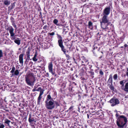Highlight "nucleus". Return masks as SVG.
I'll list each match as a JSON object with an SVG mask.
<instances>
[{"mask_svg": "<svg viewBox=\"0 0 128 128\" xmlns=\"http://www.w3.org/2000/svg\"><path fill=\"white\" fill-rule=\"evenodd\" d=\"M88 72L90 74V76L92 78H93L94 77V72L92 71H88Z\"/></svg>", "mask_w": 128, "mask_h": 128, "instance_id": "nucleus-30", "label": "nucleus"}, {"mask_svg": "<svg viewBox=\"0 0 128 128\" xmlns=\"http://www.w3.org/2000/svg\"><path fill=\"white\" fill-rule=\"evenodd\" d=\"M118 78V75L117 74H114L113 76V78L115 80H116Z\"/></svg>", "mask_w": 128, "mask_h": 128, "instance_id": "nucleus-35", "label": "nucleus"}, {"mask_svg": "<svg viewBox=\"0 0 128 128\" xmlns=\"http://www.w3.org/2000/svg\"><path fill=\"white\" fill-rule=\"evenodd\" d=\"M3 53L2 51V50H0V60L1 59V58L3 56Z\"/></svg>", "mask_w": 128, "mask_h": 128, "instance_id": "nucleus-34", "label": "nucleus"}, {"mask_svg": "<svg viewBox=\"0 0 128 128\" xmlns=\"http://www.w3.org/2000/svg\"><path fill=\"white\" fill-rule=\"evenodd\" d=\"M108 102L110 103L111 106H114L119 104L120 103V102L118 99L115 97H114L112 98Z\"/></svg>", "mask_w": 128, "mask_h": 128, "instance_id": "nucleus-4", "label": "nucleus"}, {"mask_svg": "<svg viewBox=\"0 0 128 128\" xmlns=\"http://www.w3.org/2000/svg\"><path fill=\"white\" fill-rule=\"evenodd\" d=\"M61 49L63 51L64 54H66V49L65 48L64 46L63 45L60 46Z\"/></svg>", "mask_w": 128, "mask_h": 128, "instance_id": "nucleus-19", "label": "nucleus"}, {"mask_svg": "<svg viewBox=\"0 0 128 128\" xmlns=\"http://www.w3.org/2000/svg\"><path fill=\"white\" fill-rule=\"evenodd\" d=\"M88 60L84 58L82 62V65L85 66L86 65H87L88 64Z\"/></svg>", "mask_w": 128, "mask_h": 128, "instance_id": "nucleus-15", "label": "nucleus"}, {"mask_svg": "<svg viewBox=\"0 0 128 128\" xmlns=\"http://www.w3.org/2000/svg\"><path fill=\"white\" fill-rule=\"evenodd\" d=\"M7 29V30H9L10 36H14L15 34L14 32V29L12 26H10L8 27Z\"/></svg>", "mask_w": 128, "mask_h": 128, "instance_id": "nucleus-10", "label": "nucleus"}, {"mask_svg": "<svg viewBox=\"0 0 128 128\" xmlns=\"http://www.w3.org/2000/svg\"><path fill=\"white\" fill-rule=\"evenodd\" d=\"M124 46L125 47H126L127 46H128V45H127L126 44H125L124 45Z\"/></svg>", "mask_w": 128, "mask_h": 128, "instance_id": "nucleus-49", "label": "nucleus"}, {"mask_svg": "<svg viewBox=\"0 0 128 128\" xmlns=\"http://www.w3.org/2000/svg\"><path fill=\"white\" fill-rule=\"evenodd\" d=\"M66 29L65 28H64L63 29V32H66Z\"/></svg>", "mask_w": 128, "mask_h": 128, "instance_id": "nucleus-45", "label": "nucleus"}, {"mask_svg": "<svg viewBox=\"0 0 128 128\" xmlns=\"http://www.w3.org/2000/svg\"><path fill=\"white\" fill-rule=\"evenodd\" d=\"M127 122L126 117L124 116H120L116 120V124L120 128H126V124Z\"/></svg>", "mask_w": 128, "mask_h": 128, "instance_id": "nucleus-3", "label": "nucleus"}, {"mask_svg": "<svg viewBox=\"0 0 128 128\" xmlns=\"http://www.w3.org/2000/svg\"><path fill=\"white\" fill-rule=\"evenodd\" d=\"M92 24V23L91 21H90L88 22V26L89 28L92 30L93 28Z\"/></svg>", "mask_w": 128, "mask_h": 128, "instance_id": "nucleus-18", "label": "nucleus"}, {"mask_svg": "<svg viewBox=\"0 0 128 128\" xmlns=\"http://www.w3.org/2000/svg\"><path fill=\"white\" fill-rule=\"evenodd\" d=\"M96 48L95 47H94L93 50L92 51L93 53L95 56H101L100 57V58H101L102 57V55L103 54V53L102 52L99 51V48L98 49L97 47Z\"/></svg>", "mask_w": 128, "mask_h": 128, "instance_id": "nucleus-6", "label": "nucleus"}, {"mask_svg": "<svg viewBox=\"0 0 128 128\" xmlns=\"http://www.w3.org/2000/svg\"><path fill=\"white\" fill-rule=\"evenodd\" d=\"M56 35L58 40H62V38L60 35H59L58 34H56Z\"/></svg>", "mask_w": 128, "mask_h": 128, "instance_id": "nucleus-31", "label": "nucleus"}, {"mask_svg": "<svg viewBox=\"0 0 128 128\" xmlns=\"http://www.w3.org/2000/svg\"><path fill=\"white\" fill-rule=\"evenodd\" d=\"M125 98H128V95L125 96Z\"/></svg>", "mask_w": 128, "mask_h": 128, "instance_id": "nucleus-53", "label": "nucleus"}, {"mask_svg": "<svg viewBox=\"0 0 128 128\" xmlns=\"http://www.w3.org/2000/svg\"><path fill=\"white\" fill-rule=\"evenodd\" d=\"M73 84H74L76 86L77 85L74 82L73 83Z\"/></svg>", "mask_w": 128, "mask_h": 128, "instance_id": "nucleus-56", "label": "nucleus"}, {"mask_svg": "<svg viewBox=\"0 0 128 128\" xmlns=\"http://www.w3.org/2000/svg\"><path fill=\"white\" fill-rule=\"evenodd\" d=\"M58 42L59 46L60 47L63 45V41L62 40H58Z\"/></svg>", "mask_w": 128, "mask_h": 128, "instance_id": "nucleus-20", "label": "nucleus"}, {"mask_svg": "<svg viewBox=\"0 0 128 128\" xmlns=\"http://www.w3.org/2000/svg\"><path fill=\"white\" fill-rule=\"evenodd\" d=\"M15 68L14 66H13V67H12V70L10 72L11 73H13L14 72V75L17 76L19 74V72L18 70H16L15 71Z\"/></svg>", "mask_w": 128, "mask_h": 128, "instance_id": "nucleus-11", "label": "nucleus"}, {"mask_svg": "<svg viewBox=\"0 0 128 128\" xmlns=\"http://www.w3.org/2000/svg\"><path fill=\"white\" fill-rule=\"evenodd\" d=\"M87 117H88V118H89V114H87Z\"/></svg>", "mask_w": 128, "mask_h": 128, "instance_id": "nucleus-54", "label": "nucleus"}, {"mask_svg": "<svg viewBox=\"0 0 128 128\" xmlns=\"http://www.w3.org/2000/svg\"><path fill=\"white\" fill-rule=\"evenodd\" d=\"M124 80H123L120 82V84L121 85V88L124 91L128 92V82H126L124 86Z\"/></svg>", "mask_w": 128, "mask_h": 128, "instance_id": "nucleus-7", "label": "nucleus"}, {"mask_svg": "<svg viewBox=\"0 0 128 128\" xmlns=\"http://www.w3.org/2000/svg\"><path fill=\"white\" fill-rule=\"evenodd\" d=\"M53 65L52 62H50L48 64V68L49 72H51L53 75L55 74V72L53 71Z\"/></svg>", "mask_w": 128, "mask_h": 128, "instance_id": "nucleus-9", "label": "nucleus"}, {"mask_svg": "<svg viewBox=\"0 0 128 128\" xmlns=\"http://www.w3.org/2000/svg\"><path fill=\"white\" fill-rule=\"evenodd\" d=\"M2 86V84H0V87L1 86Z\"/></svg>", "mask_w": 128, "mask_h": 128, "instance_id": "nucleus-63", "label": "nucleus"}, {"mask_svg": "<svg viewBox=\"0 0 128 128\" xmlns=\"http://www.w3.org/2000/svg\"><path fill=\"white\" fill-rule=\"evenodd\" d=\"M34 119L32 117L31 114H29V117L28 119V121L30 122H31L33 121H34Z\"/></svg>", "mask_w": 128, "mask_h": 128, "instance_id": "nucleus-16", "label": "nucleus"}, {"mask_svg": "<svg viewBox=\"0 0 128 128\" xmlns=\"http://www.w3.org/2000/svg\"><path fill=\"white\" fill-rule=\"evenodd\" d=\"M107 84L108 85L112 84V74L110 75L109 78L107 82Z\"/></svg>", "mask_w": 128, "mask_h": 128, "instance_id": "nucleus-12", "label": "nucleus"}, {"mask_svg": "<svg viewBox=\"0 0 128 128\" xmlns=\"http://www.w3.org/2000/svg\"><path fill=\"white\" fill-rule=\"evenodd\" d=\"M4 4L5 5L8 6L10 4V2L7 0H5L4 2Z\"/></svg>", "mask_w": 128, "mask_h": 128, "instance_id": "nucleus-25", "label": "nucleus"}, {"mask_svg": "<svg viewBox=\"0 0 128 128\" xmlns=\"http://www.w3.org/2000/svg\"><path fill=\"white\" fill-rule=\"evenodd\" d=\"M44 92H40V93L39 96L38 98L37 104H40V101L42 96H41L43 94Z\"/></svg>", "mask_w": 128, "mask_h": 128, "instance_id": "nucleus-14", "label": "nucleus"}, {"mask_svg": "<svg viewBox=\"0 0 128 128\" xmlns=\"http://www.w3.org/2000/svg\"><path fill=\"white\" fill-rule=\"evenodd\" d=\"M45 103L46 108L49 110L54 109L55 108V104L56 108L59 106V103L57 102L54 101L50 95L47 96Z\"/></svg>", "mask_w": 128, "mask_h": 128, "instance_id": "nucleus-1", "label": "nucleus"}, {"mask_svg": "<svg viewBox=\"0 0 128 128\" xmlns=\"http://www.w3.org/2000/svg\"><path fill=\"white\" fill-rule=\"evenodd\" d=\"M86 110V107L85 106H82L81 108V112L83 113Z\"/></svg>", "mask_w": 128, "mask_h": 128, "instance_id": "nucleus-32", "label": "nucleus"}, {"mask_svg": "<svg viewBox=\"0 0 128 128\" xmlns=\"http://www.w3.org/2000/svg\"><path fill=\"white\" fill-rule=\"evenodd\" d=\"M92 67V66H90L89 67V68H90V69Z\"/></svg>", "mask_w": 128, "mask_h": 128, "instance_id": "nucleus-62", "label": "nucleus"}, {"mask_svg": "<svg viewBox=\"0 0 128 128\" xmlns=\"http://www.w3.org/2000/svg\"><path fill=\"white\" fill-rule=\"evenodd\" d=\"M24 56V54H21L19 56V61L20 63L22 65L23 63V57Z\"/></svg>", "mask_w": 128, "mask_h": 128, "instance_id": "nucleus-13", "label": "nucleus"}, {"mask_svg": "<svg viewBox=\"0 0 128 128\" xmlns=\"http://www.w3.org/2000/svg\"><path fill=\"white\" fill-rule=\"evenodd\" d=\"M36 91V89L35 88H34L33 89H32V91L33 92H35V91Z\"/></svg>", "mask_w": 128, "mask_h": 128, "instance_id": "nucleus-48", "label": "nucleus"}, {"mask_svg": "<svg viewBox=\"0 0 128 128\" xmlns=\"http://www.w3.org/2000/svg\"><path fill=\"white\" fill-rule=\"evenodd\" d=\"M46 74L47 75H48V76H49V74H48V73H46Z\"/></svg>", "mask_w": 128, "mask_h": 128, "instance_id": "nucleus-64", "label": "nucleus"}, {"mask_svg": "<svg viewBox=\"0 0 128 128\" xmlns=\"http://www.w3.org/2000/svg\"><path fill=\"white\" fill-rule=\"evenodd\" d=\"M13 26L14 28H15V30L16 31L18 28L17 27L16 25L15 24V25H14V26Z\"/></svg>", "mask_w": 128, "mask_h": 128, "instance_id": "nucleus-42", "label": "nucleus"}, {"mask_svg": "<svg viewBox=\"0 0 128 128\" xmlns=\"http://www.w3.org/2000/svg\"><path fill=\"white\" fill-rule=\"evenodd\" d=\"M19 38H17L14 41V42L16 44H17L18 45H19L20 44L21 40H19Z\"/></svg>", "mask_w": 128, "mask_h": 128, "instance_id": "nucleus-17", "label": "nucleus"}, {"mask_svg": "<svg viewBox=\"0 0 128 128\" xmlns=\"http://www.w3.org/2000/svg\"><path fill=\"white\" fill-rule=\"evenodd\" d=\"M25 79L27 84L28 86H32L34 85V83L36 81L35 78L34 77L33 80L32 81L31 79L29 77L27 76H25Z\"/></svg>", "mask_w": 128, "mask_h": 128, "instance_id": "nucleus-5", "label": "nucleus"}, {"mask_svg": "<svg viewBox=\"0 0 128 128\" xmlns=\"http://www.w3.org/2000/svg\"><path fill=\"white\" fill-rule=\"evenodd\" d=\"M44 90L42 89L41 87H39L37 89H36V91H40V92L41 91L43 92H44Z\"/></svg>", "mask_w": 128, "mask_h": 128, "instance_id": "nucleus-33", "label": "nucleus"}, {"mask_svg": "<svg viewBox=\"0 0 128 128\" xmlns=\"http://www.w3.org/2000/svg\"><path fill=\"white\" fill-rule=\"evenodd\" d=\"M12 25L14 26L15 24L14 22H12Z\"/></svg>", "mask_w": 128, "mask_h": 128, "instance_id": "nucleus-47", "label": "nucleus"}, {"mask_svg": "<svg viewBox=\"0 0 128 128\" xmlns=\"http://www.w3.org/2000/svg\"><path fill=\"white\" fill-rule=\"evenodd\" d=\"M10 37H11V38L12 39V40L15 39V37L14 36H10Z\"/></svg>", "mask_w": 128, "mask_h": 128, "instance_id": "nucleus-44", "label": "nucleus"}, {"mask_svg": "<svg viewBox=\"0 0 128 128\" xmlns=\"http://www.w3.org/2000/svg\"><path fill=\"white\" fill-rule=\"evenodd\" d=\"M108 86H109L110 89L111 90L114 91V88L112 84H110L109 85H108Z\"/></svg>", "mask_w": 128, "mask_h": 128, "instance_id": "nucleus-22", "label": "nucleus"}, {"mask_svg": "<svg viewBox=\"0 0 128 128\" xmlns=\"http://www.w3.org/2000/svg\"><path fill=\"white\" fill-rule=\"evenodd\" d=\"M99 73L101 75H103L104 74L103 72L101 70H100Z\"/></svg>", "mask_w": 128, "mask_h": 128, "instance_id": "nucleus-39", "label": "nucleus"}, {"mask_svg": "<svg viewBox=\"0 0 128 128\" xmlns=\"http://www.w3.org/2000/svg\"><path fill=\"white\" fill-rule=\"evenodd\" d=\"M30 59V57H27V58L26 59V60L24 62L26 64H28V62L29 61Z\"/></svg>", "mask_w": 128, "mask_h": 128, "instance_id": "nucleus-28", "label": "nucleus"}, {"mask_svg": "<svg viewBox=\"0 0 128 128\" xmlns=\"http://www.w3.org/2000/svg\"><path fill=\"white\" fill-rule=\"evenodd\" d=\"M15 4H12L9 7L8 9L10 10L13 9L14 7Z\"/></svg>", "mask_w": 128, "mask_h": 128, "instance_id": "nucleus-27", "label": "nucleus"}, {"mask_svg": "<svg viewBox=\"0 0 128 128\" xmlns=\"http://www.w3.org/2000/svg\"><path fill=\"white\" fill-rule=\"evenodd\" d=\"M12 25L14 26L15 24L14 22H12Z\"/></svg>", "mask_w": 128, "mask_h": 128, "instance_id": "nucleus-46", "label": "nucleus"}, {"mask_svg": "<svg viewBox=\"0 0 128 128\" xmlns=\"http://www.w3.org/2000/svg\"><path fill=\"white\" fill-rule=\"evenodd\" d=\"M37 56V52H36L34 55V57L32 58V60L36 62L38 60V59L36 58V57Z\"/></svg>", "mask_w": 128, "mask_h": 128, "instance_id": "nucleus-24", "label": "nucleus"}, {"mask_svg": "<svg viewBox=\"0 0 128 128\" xmlns=\"http://www.w3.org/2000/svg\"><path fill=\"white\" fill-rule=\"evenodd\" d=\"M101 28L105 31L110 30L111 29V26H113V25L111 22H109L108 16L103 15L100 22Z\"/></svg>", "mask_w": 128, "mask_h": 128, "instance_id": "nucleus-2", "label": "nucleus"}, {"mask_svg": "<svg viewBox=\"0 0 128 128\" xmlns=\"http://www.w3.org/2000/svg\"><path fill=\"white\" fill-rule=\"evenodd\" d=\"M0 90H4L3 87H2L0 88Z\"/></svg>", "mask_w": 128, "mask_h": 128, "instance_id": "nucleus-52", "label": "nucleus"}, {"mask_svg": "<svg viewBox=\"0 0 128 128\" xmlns=\"http://www.w3.org/2000/svg\"><path fill=\"white\" fill-rule=\"evenodd\" d=\"M116 117H118V115L117 114H116Z\"/></svg>", "mask_w": 128, "mask_h": 128, "instance_id": "nucleus-57", "label": "nucleus"}, {"mask_svg": "<svg viewBox=\"0 0 128 128\" xmlns=\"http://www.w3.org/2000/svg\"><path fill=\"white\" fill-rule=\"evenodd\" d=\"M80 108L79 107H78V112H80Z\"/></svg>", "mask_w": 128, "mask_h": 128, "instance_id": "nucleus-59", "label": "nucleus"}, {"mask_svg": "<svg viewBox=\"0 0 128 128\" xmlns=\"http://www.w3.org/2000/svg\"><path fill=\"white\" fill-rule=\"evenodd\" d=\"M58 22V20L56 19H55L53 21V23L55 24L57 26H60L59 24H57V23Z\"/></svg>", "mask_w": 128, "mask_h": 128, "instance_id": "nucleus-26", "label": "nucleus"}, {"mask_svg": "<svg viewBox=\"0 0 128 128\" xmlns=\"http://www.w3.org/2000/svg\"><path fill=\"white\" fill-rule=\"evenodd\" d=\"M93 69H91L90 71L93 72Z\"/></svg>", "mask_w": 128, "mask_h": 128, "instance_id": "nucleus-61", "label": "nucleus"}, {"mask_svg": "<svg viewBox=\"0 0 128 128\" xmlns=\"http://www.w3.org/2000/svg\"><path fill=\"white\" fill-rule=\"evenodd\" d=\"M4 123L8 124V126H10V120H8V119L6 118L4 120Z\"/></svg>", "mask_w": 128, "mask_h": 128, "instance_id": "nucleus-23", "label": "nucleus"}, {"mask_svg": "<svg viewBox=\"0 0 128 128\" xmlns=\"http://www.w3.org/2000/svg\"><path fill=\"white\" fill-rule=\"evenodd\" d=\"M66 54V57H67L68 59H69L70 58V56L68 54Z\"/></svg>", "mask_w": 128, "mask_h": 128, "instance_id": "nucleus-43", "label": "nucleus"}, {"mask_svg": "<svg viewBox=\"0 0 128 128\" xmlns=\"http://www.w3.org/2000/svg\"><path fill=\"white\" fill-rule=\"evenodd\" d=\"M126 75L128 77V72H126Z\"/></svg>", "mask_w": 128, "mask_h": 128, "instance_id": "nucleus-58", "label": "nucleus"}, {"mask_svg": "<svg viewBox=\"0 0 128 128\" xmlns=\"http://www.w3.org/2000/svg\"><path fill=\"white\" fill-rule=\"evenodd\" d=\"M73 106H71L70 108H69L68 110H70V111H71L73 110Z\"/></svg>", "mask_w": 128, "mask_h": 128, "instance_id": "nucleus-40", "label": "nucleus"}, {"mask_svg": "<svg viewBox=\"0 0 128 128\" xmlns=\"http://www.w3.org/2000/svg\"><path fill=\"white\" fill-rule=\"evenodd\" d=\"M48 27L47 25H46L43 28V29L45 30L46 31V32H47L48 30V29L47 28Z\"/></svg>", "mask_w": 128, "mask_h": 128, "instance_id": "nucleus-29", "label": "nucleus"}, {"mask_svg": "<svg viewBox=\"0 0 128 128\" xmlns=\"http://www.w3.org/2000/svg\"><path fill=\"white\" fill-rule=\"evenodd\" d=\"M110 7L106 8L102 12L103 15L108 16L110 14Z\"/></svg>", "mask_w": 128, "mask_h": 128, "instance_id": "nucleus-8", "label": "nucleus"}, {"mask_svg": "<svg viewBox=\"0 0 128 128\" xmlns=\"http://www.w3.org/2000/svg\"><path fill=\"white\" fill-rule=\"evenodd\" d=\"M4 60H7V58L6 57H5L4 58Z\"/></svg>", "mask_w": 128, "mask_h": 128, "instance_id": "nucleus-55", "label": "nucleus"}, {"mask_svg": "<svg viewBox=\"0 0 128 128\" xmlns=\"http://www.w3.org/2000/svg\"><path fill=\"white\" fill-rule=\"evenodd\" d=\"M78 97L79 99H80L81 98L80 96V95H78Z\"/></svg>", "mask_w": 128, "mask_h": 128, "instance_id": "nucleus-50", "label": "nucleus"}, {"mask_svg": "<svg viewBox=\"0 0 128 128\" xmlns=\"http://www.w3.org/2000/svg\"><path fill=\"white\" fill-rule=\"evenodd\" d=\"M48 34H49V35L50 36H53L55 34V33L54 32H52V33L50 32H48Z\"/></svg>", "mask_w": 128, "mask_h": 128, "instance_id": "nucleus-38", "label": "nucleus"}, {"mask_svg": "<svg viewBox=\"0 0 128 128\" xmlns=\"http://www.w3.org/2000/svg\"><path fill=\"white\" fill-rule=\"evenodd\" d=\"M10 19L11 22H15L14 19L12 16L10 17Z\"/></svg>", "mask_w": 128, "mask_h": 128, "instance_id": "nucleus-36", "label": "nucleus"}, {"mask_svg": "<svg viewBox=\"0 0 128 128\" xmlns=\"http://www.w3.org/2000/svg\"><path fill=\"white\" fill-rule=\"evenodd\" d=\"M62 86H64V88L66 86V84H63Z\"/></svg>", "mask_w": 128, "mask_h": 128, "instance_id": "nucleus-51", "label": "nucleus"}, {"mask_svg": "<svg viewBox=\"0 0 128 128\" xmlns=\"http://www.w3.org/2000/svg\"><path fill=\"white\" fill-rule=\"evenodd\" d=\"M126 69L127 72H128V68H127Z\"/></svg>", "mask_w": 128, "mask_h": 128, "instance_id": "nucleus-60", "label": "nucleus"}, {"mask_svg": "<svg viewBox=\"0 0 128 128\" xmlns=\"http://www.w3.org/2000/svg\"><path fill=\"white\" fill-rule=\"evenodd\" d=\"M96 67L97 68V69H96L95 70V71L96 73H98V70H99V68L97 67Z\"/></svg>", "mask_w": 128, "mask_h": 128, "instance_id": "nucleus-41", "label": "nucleus"}, {"mask_svg": "<svg viewBox=\"0 0 128 128\" xmlns=\"http://www.w3.org/2000/svg\"><path fill=\"white\" fill-rule=\"evenodd\" d=\"M30 48H28L27 52H26V55L27 56V57H30Z\"/></svg>", "mask_w": 128, "mask_h": 128, "instance_id": "nucleus-21", "label": "nucleus"}, {"mask_svg": "<svg viewBox=\"0 0 128 128\" xmlns=\"http://www.w3.org/2000/svg\"><path fill=\"white\" fill-rule=\"evenodd\" d=\"M4 126L3 124L0 123V128H4Z\"/></svg>", "mask_w": 128, "mask_h": 128, "instance_id": "nucleus-37", "label": "nucleus"}]
</instances>
